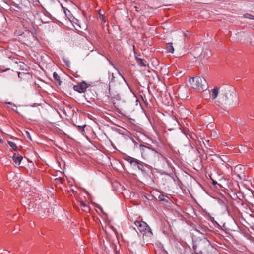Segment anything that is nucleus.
<instances>
[{
    "instance_id": "nucleus-1",
    "label": "nucleus",
    "mask_w": 254,
    "mask_h": 254,
    "mask_svg": "<svg viewBox=\"0 0 254 254\" xmlns=\"http://www.w3.org/2000/svg\"><path fill=\"white\" fill-rule=\"evenodd\" d=\"M221 96L219 99L221 100L220 102H221L222 104L233 106L237 104V94L234 89H225L222 91Z\"/></svg>"
},
{
    "instance_id": "nucleus-2",
    "label": "nucleus",
    "mask_w": 254,
    "mask_h": 254,
    "mask_svg": "<svg viewBox=\"0 0 254 254\" xmlns=\"http://www.w3.org/2000/svg\"><path fill=\"white\" fill-rule=\"evenodd\" d=\"M191 87L197 90H205L208 88V84L206 79L203 77L195 76L190 79Z\"/></svg>"
},
{
    "instance_id": "nucleus-3",
    "label": "nucleus",
    "mask_w": 254,
    "mask_h": 254,
    "mask_svg": "<svg viewBox=\"0 0 254 254\" xmlns=\"http://www.w3.org/2000/svg\"><path fill=\"white\" fill-rule=\"evenodd\" d=\"M139 147L142 156L145 159H149L157 154V152L155 150L145 145H139Z\"/></svg>"
},
{
    "instance_id": "nucleus-4",
    "label": "nucleus",
    "mask_w": 254,
    "mask_h": 254,
    "mask_svg": "<svg viewBox=\"0 0 254 254\" xmlns=\"http://www.w3.org/2000/svg\"><path fill=\"white\" fill-rule=\"evenodd\" d=\"M134 224L137 227L138 230L143 234H146L147 232L150 233L152 234L151 228L145 222L136 221L134 222Z\"/></svg>"
},
{
    "instance_id": "nucleus-5",
    "label": "nucleus",
    "mask_w": 254,
    "mask_h": 254,
    "mask_svg": "<svg viewBox=\"0 0 254 254\" xmlns=\"http://www.w3.org/2000/svg\"><path fill=\"white\" fill-rule=\"evenodd\" d=\"M88 87V84L85 82L82 81L80 83L74 85L73 89L80 93H84Z\"/></svg>"
},
{
    "instance_id": "nucleus-6",
    "label": "nucleus",
    "mask_w": 254,
    "mask_h": 254,
    "mask_svg": "<svg viewBox=\"0 0 254 254\" xmlns=\"http://www.w3.org/2000/svg\"><path fill=\"white\" fill-rule=\"evenodd\" d=\"M124 159L125 160L129 162L131 165L134 166H136V164L139 161L138 160L128 155H126Z\"/></svg>"
},
{
    "instance_id": "nucleus-7",
    "label": "nucleus",
    "mask_w": 254,
    "mask_h": 254,
    "mask_svg": "<svg viewBox=\"0 0 254 254\" xmlns=\"http://www.w3.org/2000/svg\"><path fill=\"white\" fill-rule=\"evenodd\" d=\"M219 89L218 87H215L209 91L210 97L212 100H215L217 97Z\"/></svg>"
},
{
    "instance_id": "nucleus-8",
    "label": "nucleus",
    "mask_w": 254,
    "mask_h": 254,
    "mask_svg": "<svg viewBox=\"0 0 254 254\" xmlns=\"http://www.w3.org/2000/svg\"><path fill=\"white\" fill-rule=\"evenodd\" d=\"M78 205L81 208L82 210L85 212H89L90 210V207L88 205V204L84 202L83 201H79Z\"/></svg>"
},
{
    "instance_id": "nucleus-9",
    "label": "nucleus",
    "mask_w": 254,
    "mask_h": 254,
    "mask_svg": "<svg viewBox=\"0 0 254 254\" xmlns=\"http://www.w3.org/2000/svg\"><path fill=\"white\" fill-rule=\"evenodd\" d=\"M12 159L17 165H19L23 159V157L18 154L15 153L12 157Z\"/></svg>"
},
{
    "instance_id": "nucleus-10",
    "label": "nucleus",
    "mask_w": 254,
    "mask_h": 254,
    "mask_svg": "<svg viewBox=\"0 0 254 254\" xmlns=\"http://www.w3.org/2000/svg\"><path fill=\"white\" fill-rule=\"evenodd\" d=\"M53 78L56 82V83L58 85H60L62 83V81L61 80L60 77L59 76V75L56 72H54L53 73Z\"/></svg>"
},
{
    "instance_id": "nucleus-11",
    "label": "nucleus",
    "mask_w": 254,
    "mask_h": 254,
    "mask_svg": "<svg viewBox=\"0 0 254 254\" xmlns=\"http://www.w3.org/2000/svg\"><path fill=\"white\" fill-rule=\"evenodd\" d=\"M136 60L138 65L140 66H146V62L144 59L137 58Z\"/></svg>"
},
{
    "instance_id": "nucleus-12",
    "label": "nucleus",
    "mask_w": 254,
    "mask_h": 254,
    "mask_svg": "<svg viewBox=\"0 0 254 254\" xmlns=\"http://www.w3.org/2000/svg\"><path fill=\"white\" fill-rule=\"evenodd\" d=\"M166 49L168 52L173 53L174 51V49L172 43H168L166 44Z\"/></svg>"
},
{
    "instance_id": "nucleus-13",
    "label": "nucleus",
    "mask_w": 254,
    "mask_h": 254,
    "mask_svg": "<svg viewBox=\"0 0 254 254\" xmlns=\"http://www.w3.org/2000/svg\"><path fill=\"white\" fill-rule=\"evenodd\" d=\"M34 203L33 202H31V201L28 202H26V205H24V206L29 209V210H31V209H32L33 208H34Z\"/></svg>"
},
{
    "instance_id": "nucleus-14",
    "label": "nucleus",
    "mask_w": 254,
    "mask_h": 254,
    "mask_svg": "<svg viewBox=\"0 0 254 254\" xmlns=\"http://www.w3.org/2000/svg\"><path fill=\"white\" fill-rule=\"evenodd\" d=\"M6 103L8 104L11 106L10 107H8V108L9 109H11L12 110H13V111H14L16 113H18L17 110H16L17 106L16 105H15L14 104H12V103H11L10 102H6Z\"/></svg>"
},
{
    "instance_id": "nucleus-15",
    "label": "nucleus",
    "mask_w": 254,
    "mask_h": 254,
    "mask_svg": "<svg viewBox=\"0 0 254 254\" xmlns=\"http://www.w3.org/2000/svg\"><path fill=\"white\" fill-rule=\"evenodd\" d=\"M8 143L9 145V146L14 150H16L17 149V147L16 144L12 141H8Z\"/></svg>"
},
{
    "instance_id": "nucleus-16",
    "label": "nucleus",
    "mask_w": 254,
    "mask_h": 254,
    "mask_svg": "<svg viewBox=\"0 0 254 254\" xmlns=\"http://www.w3.org/2000/svg\"><path fill=\"white\" fill-rule=\"evenodd\" d=\"M86 125H83V126H78L77 128L79 131H80L81 132H83L84 131V128L85 127Z\"/></svg>"
},
{
    "instance_id": "nucleus-17",
    "label": "nucleus",
    "mask_w": 254,
    "mask_h": 254,
    "mask_svg": "<svg viewBox=\"0 0 254 254\" xmlns=\"http://www.w3.org/2000/svg\"><path fill=\"white\" fill-rule=\"evenodd\" d=\"M27 75H29V73H24V72L21 73V72H19L18 74V77L19 78H22L24 76H27Z\"/></svg>"
},
{
    "instance_id": "nucleus-18",
    "label": "nucleus",
    "mask_w": 254,
    "mask_h": 254,
    "mask_svg": "<svg viewBox=\"0 0 254 254\" xmlns=\"http://www.w3.org/2000/svg\"><path fill=\"white\" fill-rule=\"evenodd\" d=\"M137 167L139 170H142L144 168L143 165L139 161L138 163L136 164Z\"/></svg>"
},
{
    "instance_id": "nucleus-19",
    "label": "nucleus",
    "mask_w": 254,
    "mask_h": 254,
    "mask_svg": "<svg viewBox=\"0 0 254 254\" xmlns=\"http://www.w3.org/2000/svg\"><path fill=\"white\" fill-rule=\"evenodd\" d=\"M244 16H245V18H249V19H254V16L250 15V14H245L244 15Z\"/></svg>"
},
{
    "instance_id": "nucleus-20",
    "label": "nucleus",
    "mask_w": 254,
    "mask_h": 254,
    "mask_svg": "<svg viewBox=\"0 0 254 254\" xmlns=\"http://www.w3.org/2000/svg\"><path fill=\"white\" fill-rule=\"evenodd\" d=\"M99 18L102 20V21L104 22V23H105L106 22V20L105 19V17H104V15L101 14L99 13Z\"/></svg>"
},
{
    "instance_id": "nucleus-21",
    "label": "nucleus",
    "mask_w": 254,
    "mask_h": 254,
    "mask_svg": "<svg viewBox=\"0 0 254 254\" xmlns=\"http://www.w3.org/2000/svg\"><path fill=\"white\" fill-rule=\"evenodd\" d=\"M130 139H131L132 142L134 143V147H137L138 145V143L133 138L130 137Z\"/></svg>"
},
{
    "instance_id": "nucleus-22",
    "label": "nucleus",
    "mask_w": 254,
    "mask_h": 254,
    "mask_svg": "<svg viewBox=\"0 0 254 254\" xmlns=\"http://www.w3.org/2000/svg\"><path fill=\"white\" fill-rule=\"evenodd\" d=\"M158 198L159 199L160 201H164V197L163 195H159V197H158Z\"/></svg>"
},
{
    "instance_id": "nucleus-23",
    "label": "nucleus",
    "mask_w": 254,
    "mask_h": 254,
    "mask_svg": "<svg viewBox=\"0 0 254 254\" xmlns=\"http://www.w3.org/2000/svg\"><path fill=\"white\" fill-rule=\"evenodd\" d=\"M242 168V166L241 165H237L235 167L236 170H241Z\"/></svg>"
},
{
    "instance_id": "nucleus-24",
    "label": "nucleus",
    "mask_w": 254,
    "mask_h": 254,
    "mask_svg": "<svg viewBox=\"0 0 254 254\" xmlns=\"http://www.w3.org/2000/svg\"><path fill=\"white\" fill-rule=\"evenodd\" d=\"M26 135H27V137L29 138L30 140H31V136L30 134V133L28 131H26Z\"/></svg>"
},
{
    "instance_id": "nucleus-25",
    "label": "nucleus",
    "mask_w": 254,
    "mask_h": 254,
    "mask_svg": "<svg viewBox=\"0 0 254 254\" xmlns=\"http://www.w3.org/2000/svg\"><path fill=\"white\" fill-rule=\"evenodd\" d=\"M9 253V252L6 251V250H3V252L1 254H8Z\"/></svg>"
},
{
    "instance_id": "nucleus-26",
    "label": "nucleus",
    "mask_w": 254,
    "mask_h": 254,
    "mask_svg": "<svg viewBox=\"0 0 254 254\" xmlns=\"http://www.w3.org/2000/svg\"><path fill=\"white\" fill-rule=\"evenodd\" d=\"M125 132H126V133H125L126 135H128L129 133H130L129 132H128L127 130H125Z\"/></svg>"
},
{
    "instance_id": "nucleus-27",
    "label": "nucleus",
    "mask_w": 254,
    "mask_h": 254,
    "mask_svg": "<svg viewBox=\"0 0 254 254\" xmlns=\"http://www.w3.org/2000/svg\"><path fill=\"white\" fill-rule=\"evenodd\" d=\"M119 75H121V76L122 78L124 79V80L126 82V80H125V79L124 77L122 75V74H121L119 72Z\"/></svg>"
},
{
    "instance_id": "nucleus-28",
    "label": "nucleus",
    "mask_w": 254,
    "mask_h": 254,
    "mask_svg": "<svg viewBox=\"0 0 254 254\" xmlns=\"http://www.w3.org/2000/svg\"><path fill=\"white\" fill-rule=\"evenodd\" d=\"M213 183L214 184H217V182H215V181H213Z\"/></svg>"
},
{
    "instance_id": "nucleus-29",
    "label": "nucleus",
    "mask_w": 254,
    "mask_h": 254,
    "mask_svg": "<svg viewBox=\"0 0 254 254\" xmlns=\"http://www.w3.org/2000/svg\"><path fill=\"white\" fill-rule=\"evenodd\" d=\"M111 64L115 68V66H114V64L112 63H111Z\"/></svg>"
},
{
    "instance_id": "nucleus-30",
    "label": "nucleus",
    "mask_w": 254,
    "mask_h": 254,
    "mask_svg": "<svg viewBox=\"0 0 254 254\" xmlns=\"http://www.w3.org/2000/svg\"><path fill=\"white\" fill-rule=\"evenodd\" d=\"M179 73H180V74H182L183 73V72H182V71H180V72H179Z\"/></svg>"
},
{
    "instance_id": "nucleus-31",
    "label": "nucleus",
    "mask_w": 254,
    "mask_h": 254,
    "mask_svg": "<svg viewBox=\"0 0 254 254\" xmlns=\"http://www.w3.org/2000/svg\"><path fill=\"white\" fill-rule=\"evenodd\" d=\"M64 13H65V14L66 15H67V14H66V10H64Z\"/></svg>"
},
{
    "instance_id": "nucleus-32",
    "label": "nucleus",
    "mask_w": 254,
    "mask_h": 254,
    "mask_svg": "<svg viewBox=\"0 0 254 254\" xmlns=\"http://www.w3.org/2000/svg\"><path fill=\"white\" fill-rule=\"evenodd\" d=\"M238 176L239 177H240V175H239V174H238Z\"/></svg>"
},
{
    "instance_id": "nucleus-33",
    "label": "nucleus",
    "mask_w": 254,
    "mask_h": 254,
    "mask_svg": "<svg viewBox=\"0 0 254 254\" xmlns=\"http://www.w3.org/2000/svg\"><path fill=\"white\" fill-rule=\"evenodd\" d=\"M190 137H191V138L194 139L192 136H190Z\"/></svg>"
},
{
    "instance_id": "nucleus-34",
    "label": "nucleus",
    "mask_w": 254,
    "mask_h": 254,
    "mask_svg": "<svg viewBox=\"0 0 254 254\" xmlns=\"http://www.w3.org/2000/svg\"><path fill=\"white\" fill-rule=\"evenodd\" d=\"M0 141H1V139H0Z\"/></svg>"
},
{
    "instance_id": "nucleus-35",
    "label": "nucleus",
    "mask_w": 254,
    "mask_h": 254,
    "mask_svg": "<svg viewBox=\"0 0 254 254\" xmlns=\"http://www.w3.org/2000/svg\"><path fill=\"white\" fill-rule=\"evenodd\" d=\"M196 254H197V253H196Z\"/></svg>"
}]
</instances>
